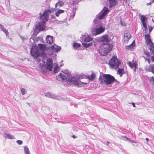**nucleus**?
<instances>
[{
    "mask_svg": "<svg viewBox=\"0 0 154 154\" xmlns=\"http://www.w3.org/2000/svg\"><path fill=\"white\" fill-rule=\"evenodd\" d=\"M64 12V11L62 10H59L57 12L55 13V15L57 17H58L59 15Z\"/></svg>",
    "mask_w": 154,
    "mask_h": 154,
    "instance_id": "b1692460",
    "label": "nucleus"
},
{
    "mask_svg": "<svg viewBox=\"0 0 154 154\" xmlns=\"http://www.w3.org/2000/svg\"><path fill=\"white\" fill-rule=\"evenodd\" d=\"M56 45H52L51 47V48L52 49H55V46H56Z\"/></svg>",
    "mask_w": 154,
    "mask_h": 154,
    "instance_id": "37998d69",
    "label": "nucleus"
},
{
    "mask_svg": "<svg viewBox=\"0 0 154 154\" xmlns=\"http://www.w3.org/2000/svg\"><path fill=\"white\" fill-rule=\"evenodd\" d=\"M64 5V3L63 2L61 1H59L55 5V7L57 8V6H62L63 5Z\"/></svg>",
    "mask_w": 154,
    "mask_h": 154,
    "instance_id": "393cba45",
    "label": "nucleus"
},
{
    "mask_svg": "<svg viewBox=\"0 0 154 154\" xmlns=\"http://www.w3.org/2000/svg\"><path fill=\"white\" fill-rule=\"evenodd\" d=\"M109 7H112L115 5L116 2V0H109Z\"/></svg>",
    "mask_w": 154,
    "mask_h": 154,
    "instance_id": "412c9836",
    "label": "nucleus"
},
{
    "mask_svg": "<svg viewBox=\"0 0 154 154\" xmlns=\"http://www.w3.org/2000/svg\"><path fill=\"white\" fill-rule=\"evenodd\" d=\"M104 31V29L102 27H100L98 29H96L95 32L97 34H99L102 32Z\"/></svg>",
    "mask_w": 154,
    "mask_h": 154,
    "instance_id": "f3484780",
    "label": "nucleus"
},
{
    "mask_svg": "<svg viewBox=\"0 0 154 154\" xmlns=\"http://www.w3.org/2000/svg\"><path fill=\"white\" fill-rule=\"evenodd\" d=\"M57 79L59 81H69L70 78L68 76L64 75L61 73H60L57 76Z\"/></svg>",
    "mask_w": 154,
    "mask_h": 154,
    "instance_id": "6e6552de",
    "label": "nucleus"
},
{
    "mask_svg": "<svg viewBox=\"0 0 154 154\" xmlns=\"http://www.w3.org/2000/svg\"><path fill=\"white\" fill-rule=\"evenodd\" d=\"M135 45L134 41H133L132 43L129 45L126 46L125 48L128 50H131L133 49Z\"/></svg>",
    "mask_w": 154,
    "mask_h": 154,
    "instance_id": "dca6fc26",
    "label": "nucleus"
},
{
    "mask_svg": "<svg viewBox=\"0 0 154 154\" xmlns=\"http://www.w3.org/2000/svg\"><path fill=\"white\" fill-rule=\"evenodd\" d=\"M100 84L105 85H110L116 80L114 77L109 74H103L99 78Z\"/></svg>",
    "mask_w": 154,
    "mask_h": 154,
    "instance_id": "f03ea898",
    "label": "nucleus"
},
{
    "mask_svg": "<svg viewBox=\"0 0 154 154\" xmlns=\"http://www.w3.org/2000/svg\"><path fill=\"white\" fill-rule=\"evenodd\" d=\"M45 23V22L43 21L39 22L38 23L37 26L39 29L44 30L45 29L44 26Z\"/></svg>",
    "mask_w": 154,
    "mask_h": 154,
    "instance_id": "4468645a",
    "label": "nucleus"
},
{
    "mask_svg": "<svg viewBox=\"0 0 154 154\" xmlns=\"http://www.w3.org/2000/svg\"><path fill=\"white\" fill-rule=\"evenodd\" d=\"M2 30L7 35L8 34V32L7 30L6 29V28L4 27V26H3V27H2L1 28Z\"/></svg>",
    "mask_w": 154,
    "mask_h": 154,
    "instance_id": "72a5a7b5",
    "label": "nucleus"
},
{
    "mask_svg": "<svg viewBox=\"0 0 154 154\" xmlns=\"http://www.w3.org/2000/svg\"><path fill=\"white\" fill-rule=\"evenodd\" d=\"M117 73L119 74L120 76L121 77L123 74L125 73L124 70L123 69H119L117 71Z\"/></svg>",
    "mask_w": 154,
    "mask_h": 154,
    "instance_id": "6ab92c4d",
    "label": "nucleus"
},
{
    "mask_svg": "<svg viewBox=\"0 0 154 154\" xmlns=\"http://www.w3.org/2000/svg\"><path fill=\"white\" fill-rule=\"evenodd\" d=\"M107 143H107V144H108L109 143V142H108V141H107Z\"/></svg>",
    "mask_w": 154,
    "mask_h": 154,
    "instance_id": "3c124183",
    "label": "nucleus"
},
{
    "mask_svg": "<svg viewBox=\"0 0 154 154\" xmlns=\"http://www.w3.org/2000/svg\"><path fill=\"white\" fill-rule=\"evenodd\" d=\"M51 13V11L50 10L45 11L42 15H40V19L43 21L45 22L48 21V17L50 14ZM41 15V13H40Z\"/></svg>",
    "mask_w": 154,
    "mask_h": 154,
    "instance_id": "39448f33",
    "label": "nucleus"
},
{
    "mask_svg": "<svg viewBox=\"0 0 154 154\" xmlns=\"http://www.w3.org/2000/svg\"><path fill=\"white\" fill-rule=\"evenodd\" d=\"M131 37V36L130 33H125L124 38V42L126 43H127L130 38Z\"/></svg>",
    "mask_w": 154,
    "mask_h": 154,
    "instance_id": "ddd939ff",
    "label": "nucleus"
},
{
    "mask_svg": "<svg viewBox=\"0 0 154 154\" xmlns=\"http://www.w3.org/2000/svg\"><path fill=\"white\" fill-rule=\"evenodd\" d=\"M151 59L152 61L154 62V55L151 57Z\"/></svg>",
    "mask_w": 154,
    "mask_h": 154,
    "instance_id": "ea45409f",
    "label": "nucleus"
},
{
    "mask_svg": "<svg viewBox=\"0 0 154 154\" xmlns=\"http://www.w3.org/2000/svg\"><path fill=\"white\" fill-rule=\"evenodd\" d=\"M153 85H154V83L153 84Z\"/></svg>",
    "mask_w": 154,
    "mask_h": 154,
    "instance_id": "5fc2aeb1",
    "label": "nucleus"
},
{
    "mask_svg": "<svg viewBox=\"0 0 154 154\" xmlns=\"http://www.w3.org/2000/svg\"><path fill=\"white\" fill-rule=\"evenodd\" d=\"M45 96L47 97H50V95L49 93H48L46 94Z\"/></svg>",
    "mask_w": 154,
    "mask_h": 154,
    "instance_id": "79ce46f5",
    "label": "nucleus"
},
{
    "mask_svg": "<svg viewBox=\"0 0 154 154\" xmlns=\"http://www.w3.org/2000/svg\"><path fill=\"white\" fill-rule=\"evenodd\" d=\"M145 60L146 61H147L148 62V64H150V59L149 58H146L145 59Z\"/></svg>",
    "mask_w": 154,
    "mask_h": 154,
    "instance_id": "4c0bfd02",
    "label": "nucleus"
},
{
    "mask_svg": "<svg viewBox=\"0 0 154 154\" xmlns=\"http://www.w3.org/2000/svg\"><path fill=\"white\" fill-rule=\"evenodd\" d=\"M151 4V3L150 2L149 3L147 4V5H150Z\"/></svg>",
    "mask_w": 154,
    "mask_h": 154,
    "instance_id": "8fccbe9b",
    "label": "nucleus"
},
{
    "mask_svg": "<svg viewBox=\"0 0 154 154\" xmlns=\"http://www.w3.org/2000/svg\"><path fill=\"white\" fill-rule=\"evenodd\" d=\"M148 28L149 33V34H150V33L151 32L153 29V28L151 26H148Z\"/></svg>",
    "mask_w": 154,
    "mask_h": 154,
    "instance_id": "c9c22d12",
    "label": "nucleus"
},
{
    "mask_svg": "<svg viewBox=\"0 0 154 154\" xmlns=\"http://www.w3.org/2000/svg\"><path fill=\"white\" fill-rule=\"evenodd\" d=\"M140 19L143 24V27L146 30H147V18L145 16L141 15L140 16Z\"/></svg>",
    "mask_w": 154,
    "mask_h": 154,
    "instance_id": "f8f14e48",
    "label": "nucleus"
},
{
    "mask_svg": "<svg viewBox=\"0 0 154 154\" xmlns=\"http://www.w3.org/2000/svg\"><path fill=\"white\" fill-rule=\"evenodd\" d=\"M3 26H4L3 25H2L1 24H0V27L1 28H2V27H3Z\"/></svg>",
    "mask_w": 154,
    "mask_h": 154,
    "instance_id": "49530a36",
    "label": "nucleus"
},
{
    "mask_svg": "<svg viewBox=\"0 0 154 154\" xmlns=\"http://www.w3.org/2000/svg\"><path fill=\"white\" fill-rule=\"evenodd\" d=\"M46 46L45 45L38 44L35 50L31 48L30 53L31 55L35 58L42 56L44 52L46 50Z\"/></svg>",
    "mask_w": 154,
    "mask_h": 154,
    "instance_id": "f257e3e1",
    "label": "nucleus"
},
{
    "mask_svg": "<svg viewBox=\"0 0 154 154\" xmlns=\"http://www.w3.org/2000/svg\"><path fill=\"white\" fill-rule=\"evenodd\" d=\"M144 38L145 39V43L146 45L149 46L153 43L151 39L149 34H145L144 35Z\"/></svg>",
    "mask_w": 154,
    "mask_h": 154,
    "instance_id": "9d476101",
    "label": "nucleus"
},
{
    "mask_svg": "<svg viewBox=\"0 0 154 154\" xmlns=\"http://www.w3.org/2000/svg\"><path fill=\"white\" fill-rule=\"evenodd\" d=\"M4 134L5 135V137L6 138H8V139H12L14 138V136L12 135H11L9 134L4 133Z\"/></svg>",
    "mask_w": 154,
    "mask_h": 154,
    "instance_id": "aec40b11",
    "label": "nucleus"
},
{
    "mask_svg": "<svg viewBox=\"0 0 154 154\" xmlns=\"http://www.w3.org/2000/svg\"><path fill=\"white\" fill-rule=\"evenodd\" d=\"M122 137L124 138H125L127 140H128L130 142H131V143H136L137 142H134V140H130L129 138H128L126 136H123Z\"/></svg>",
    "mask_w": 154,
    "mask_h": 154,
    "instance_id": "7c9ffc66",
    "label": "nucleus"
},
{
    "mask_svg": "<svg viewBox=\"0 0 154 154\" xmlns=\"http://www.w3.org/2000/svg\"><path fill=\"white\" fill-rule=\"evenodd\" d=\"M112 50V48L109 45H101L100 46L98 51L99 53L103 56H105Z\"/></svg>",
    "mask_w": 154,
    "mask_h": 154,
    "instance_id": "20e7f679",
    "label": "nucleus"
},
{
    "mask_svg": "<svg viewBox=\"0 0 154 154\" xmlns=\"http://www.w3.org/2000/svg\"><path fill=\"white\" fill-rule=\"evenodd\" d=\"M73 46L74 48H77L80 47V44L74 43L73 45Z\"/></svg>",
    "mask_w": 154,
    "mask_h": 154,
    "instance_id": "bb28decb",
    "label": "nucleus"
},
{
    "mask_svg": "<svg viewBox=\"0 0 154 154\" xmlns=\"http://www.w3.org/2000/svg\"><path fill=\"white\" fill-rule=\"evenodd\" d=\"M72 137L73 138H76L77 137L75 135H73L72 136Z\"/></svg>",
    "mask_w": 154,
    "mask_h": 154,
    "instance_id": "a18cd8bd",
    "label": "nucleus"
},
{
    "mask_svg": "<svg viewBox=\"0 0 154 154\" xmlns=\"http://www.w3.org/2000/svg\"><path fill=\"white\" fill-rule=\"evenodd\" d=\"M92 38H91L90 36H88L85 37L84 39V41L86 42H89L92 40Z\"/></svg>",
    "mask_w": 154,
    "mask_h": 154,
    "instance_id": "a878e982",
    "label": "nucleus"
},
{
    "mask_svg": "<svg viewBox=\"0 0 154 154\" xmlns=\"http://www.w3.org/2000/svg\"><path fill=\"white\" fill-rule=\"evenodd\" d=\"M101 42L103 44V45H109L110 41L108 36L106 35H103L101 36L100 39Z\"/></svg>",
    "mask_w": 154,
    "mask_h": 154,
    "instance_id": "423d86ee",
    "label": "nucleus"
},
{
    "mask_svg": "<svg viewBox=\"0 0 154 154\" xmlns=\"http://www.w3.org/2000/svg\"><path fill=\"white\" fill-rule=\"evenodd\" d=\"M105 16L102 13L101 15L98 16V18L99 19H102L104 18Z\"/></svg>",
    "mask_w": 154,
    "mask_h": 154,
    "instance_id": "2f4dec72",
    "label": "nucleus"
},
{
    "mask_svg": "<svg viewBox=\"0 0 154 154\" xmlns=\"http://www.w3.org/2000/svg\"><path fill=\"white\" fill-rule=\"evenodd\" d=\"M121 62L117 58L116 56H113L109 61V64L111 68L115 69H118Z\"/></svg>",
    "mask_w": 154,
    "mask_h": 154,
    "instance_id": "7ed1b4c3",
    "label": "nucleus"
},
{
    "mask_svg": "<svg viewBox=\"0 0 154 154\" xmlns=\"http://www.w3.org/2000/svg\"><path fill=\"white\" fill-rule=\"evenodd\" d=\"M84 46L86 48H88L90 46V45H91V44L90 43H83Z\"/></svg>",
    "mask_w": 154,
    "mask_h": 154,
    "instance_id": "f704fd0d",
    "label": "nucleus"
},
{
    "mask_svg": "<svg viewBox=\"0 0 154 154\" xmlns=\"http://www.w3.org/2000/svg\"><path fill=\"white\" fill-rule=\"evenodd\" d=\"M80 77H73L70 78L69 82H72L74 85L79 86V82L80 79Z\"/></svg>",
    "mask_w": 154,
    "mask_h": 154,
    "instance_id": "1a4fd4ad",
    "label": "nucleus"
},
{
    "mask_svg": "<svg viewBox=\"0 0 154 154\" xmlns=\"http://www.w3.org/2000/svg\"><path fill=\"white\" fill-rule=\"evenodd\" d=\"M149 71L151 72L153 74H154V64L149 65Z\"/></svg>",
    "mask_w": 154,
    "mask_h": 154,
    "instance_id": "5701e85b",
    "label": "nucleus"
},
{
    "mask_svg": "<svg viewBox=\"0 0 154 154\" xmlns=\"http://www.w3.org/2000/svg\"><path fill=\"white\" fill-rule=\"evenodd\" d=\"M44 64H42V65L43 66V65H45V62H44Z\"/></svg>",
    "mask_w": 154,
    "mask_h": 154,
    "instance_id": "09e8293b",
    "label": "nucleus"
},
{
    "mask_svg": "<svg viewBox=\"0 0 154 154\" xmlns=\"http://www.w3.org/2000/svg\"><path fill=\"white\" fill-rule=\"evenodd\" d=\"M46 41L48 44L51 45L52 43L53 42V37L50 35H48L46 38Z\"/></svg>",
    "mask_w": 154,
    "mask_h": 154,
    "instance_id": "2eb2a0df",
    "label": "nucleus"
},
{
    "mask_svg": "<svg viewBox=\"0 0 154 154\" xmlns=\"http://www.w3.org/2000/svg\"><path fill=\"white\" fill-rule=\"evenodd\" d=\"M59 67L57 65L55 66L54 68V72L55 73H57L58 72V70L59 69Z\"/></svg>",
    "mask_w": 154,
    "mask_h": 154,
    "instance_id": "c85d7f7f",
    "label": "nucleus"
},
{
    "mask_svg": "<svg viewBox=\"0 0 154 154\" xmlns=\"http://www.w3.org/2000/svg\"><path fill=\"white\" fill-rule=\"evenodd\" d=\"M131 104H132V105H133V106L134 107H135L136 106H135V104H134V103H131Z\"/></svg>",
    "mask_w": 154,
    "mask_h": 154,
    "instance_id": "c03bdc74",
    "label": "nucleus"
},
{
    "mask_svg": "<svg viewBox=\"0 0 154 154\" xmlns=\"http://www.w3.org/2000/svg\"><path fill=\"white\" fill-rule=\"evenodd\" d=\"M95 75L94 73H92L91 75L87 76V78L90 80L92 81L95 78Z\"/></svg>",
    "mask_w": 154,
    "mask_h": 154,
    "instance_id": "a211bd4d",
    "label": "nucleus"
},
{
    "mask_svg": "<svg viewBox=\"0 0 154 154\" xmlns=\"http://www.w3.org/2000/svg\"><path fill=\"white\" fill-rule=\"evenodd\" d=\"M149 46L150 52L154 54V43H153Z\"/></svg>",
    "mask_w": 154,
    "mask_h": 154,
    "instance_id": "4be33fe9",
    "label": "nucleus"
},
{
    "mask_svg": "<svg viewBox=\"0 0 154 154\" xmlns=\"http://www.w3.org/2000/svg\"><path fill=\"white\" fill-rule=\"evenodd\" d=\"M82 83L83 84H85V83L82 82Z\"/></svg>",
    "mask_w": 154,
    "mask_h": 154,
    "instance_id": "864d4df0",
    "label": "nucleus"
},
{
    "mask_svg": "<svg viewBox=\"0 0 154 154\" xmlns=\"http://www.w3.org/2000/svg\"><path fill=\"white\" fill-rule=\"evenodd\" d=\"M146 140L147 141V142H148V141H149V139L148 138H146Z\"/></svg>",
    "mask_w": 154,
    "mask_h": 154,
    "instance_id": "de8ad7c7",
    "label": "nucleus"
},
{
    "mask_svg": "<svg viewBox=\"0 0 154 154\" xmlns=\"http://www.w3.org/2000/svg\"><path fill=\"white\" fill-rule=\"evenodd\" d=\"M21 92L22 93L23 95H24L25 94V89L24 88H22L21 90Z\"/></svg>",
    "mask_w": 154,
    "mask_h": 154,
    "instance_id": "58836bf2",
    "label": "nucleus"
},
{
    "mask_svg": "<svg viewBox=\"0 0 154 154\" xmlns=\"http://www.w3.org/2000/svg\"><path fill=\"white\" fill-rule=\"evenodd\" d=\"M24 150L25 152V154H30L29 149L28 147H24Z\"/></svg>",
    "mask_w": 154,
    "mask_h": 154,
    "instance_id": "cd10ccee",
    "label": "nucleus"
},
{
    "mask_svg": "<svg viewBox=\"0 0 154 154\" xmlns=\"http://www.w3.org/2000/svg\"><path fill=\"white\" fill-rule=\"evenodd\" d=\"M46 67L50 71H51L53 69V62L51 58H48L47 59Z\"/></svg>",
    "mask_w": 154,
    "mask_h": 154,
    "instance_id": "9b49d317",
    "label": "nucleus"
},
{
    "mask_svg": "<svg viewBox=\"0 0 154 154\" xmlns=\"http://www.w3.org/2000/svg\"><path fill=\"white\" fill-rule=\"evenodd\" d=\"M17 142L19 145H21L23 143L22 141L20 140H17Z\"/></svg>",
    "mask_w": 154,
    "mask_h": 154,
    "instance_id": "e433bc0d",
    "label": "nucleus"
},
{
    "mask_svg": "<svg viewBox=\"0 0 154 154\" xmlns=\"http://www.w3.org/2000/svg\"><path fill=\"white\" fill-rule=\"evenodd\" d=\"M108 11V8H107L104 10L102 13L104 15L106 16L107 14Z\"/></svg>",
    "mask_w": 154,
    "mask_h": 154,
    "instance_id": "473e14b6",
    "label": "nucleus"
},
{
    "mask_svg": "<svg viewBox=\"0 0 154 154\" xmlns=\"http://www.w3.org/2000/svg\"><path fill=\"white\" fill-rule=\"evenodd\" d=\"M41 61V60H39V59L38 61L40 62Z\"/></svg>",
    "mask_w": 154,
    "mask_h": 154,
    "instance_id": "603ef678",
    "label": "nucleus"
},
{
    "mask_svg": "<svg viewBox=\"0 0 154 154\" xmlns=\"http://www.w3.org/2000/svg\"><path fill=\"white\" fill-rule=\"evenodd\" d=\"M144 54L146 57H149L150 56V53L148 51H144Z\"/></svg>",
    "mask_w": 154,
    "mask_h": 154,
    "instance_id": "c756f323",
    "label": "nucleus"
},
{
    "mask_svg": "<svg viewBox=\"0 0 154 154\" xmlns=\"http://www.w3.org/2000/svg\"><path fill=\"white\" fill-rule=\"evenodd\" d=\"M127 63L131 69L134 67V70L136 71L138 64L136 59L134 58L132 61H128Z\"/></svg>",
    "mask_w": 154,
    "mask_h": 154,
    "instance_id": "0eeeda50",
    "label": "nucleus"
},
{
    "mask_svg": "<svg viewBox=\"0 0 154 154\" xmlns=\"http://www.w3.org/2000/svg\"><path fill=\"white\" fill-rule=\"evenodd\" d=\"M150 81L151 82V81H152L153 82H154V78L153 77H152L150 78Z\"/></svg>",
    "mask_w": 154,
    "mask_h": 154,
    "instance_id": "a19ab883",
    "label": "nucleus"
}]
</instances>
